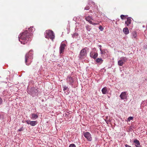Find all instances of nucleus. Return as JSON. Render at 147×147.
I'll list each match as a JSON object with an SVG mask.
<instances>
[{
  "label": "nucleus",
  "mask_w": 147,
  "mask_h": 147,
  "mask_svg": "<svg viewBox=\"0 0 147 147\" xmlns=\"http://www.w3.org/2000/svg\"><path fill=\"white\" fill-rule=\"evenodd\" d=\"M33 28V27L29 28V32L28 30H26L20 34L18 36V38L21 43L25 44L29 41L30 36L34 30Z\"/></svg>",
  "instance_id": "f257e3e1"
},
{
  "label": "nucleus",
  "mask_w": 147,
  "mask_h": 147,
  "mask_svg": "<svg viewBox=\"0 0 147 147\" xmlns=\"http://www.w3.org/2000/svg\"><path fill=\"white\" fill-rule=\"evenodd\" d=\"M33 50H31L28 53L26 54L25 55V62L26 64L27 65H29L32 61L33 57V54L31 53Z\"/></svg>",
  "instance_id": "f03ea898"
},
{
  "label": "nucleus",
  "mask_w": 147,
  "mask_h": 147,
  "mask_svg": "<svg viewBox=\"0 0 147 147\" xmlns=\"http://www.w3.org/2000/svg\"><path fill=\"white\" fill-rule=\"evenodd\" d=\"M45 37L47 38H50L52 40L55 38L53 32L51 30H47L45 33Z\"/></svg>",
  "instance_id": "7ed1b4c3"
},
{
  "label": "nucleus",
  "mask_w": 147,
  "mask_h": 147,
  "mask_svg": "<svg viewBox=\"0 0 147 147\" xmlns=\"http://www.w3.org/2000/svg\"><path fill=\"white\" fill-rule=\"evenodd\" d=\"M37 92V89L34 87L31 88L30 89L28 90L27 91L28 93L33 97L36 95Z\"/></svg>",
  "instance_id": "20e7f679"
},
{
  "label": "nucleus",
  "mask_w": 147,
  "mask_h": 147,
  "mask_svg": "<svg viewBox=\"0 0 147 147\" xmlns=\"http://www.w3.org/2000/svg\"><path fill=\"white\" fill-rule=\"evenodd\" d=\"M127 58L124 57H122L120 58L118 61V65L121 66H122L127 61Z\"/></svg>",
  "instance_id": "39448f33"
},
{
  "label": "nucleus",
  "mask_w": 147,
  "mask_h": 147,
  "mask_svg": "<svg viewBox=\"0 0 147 147\" xmlns=\"http://www.w3.org/2000/svg\"><path fill=\"white\" fill-rule=\"evenodd\" d=\"M83 135L84 136L88 141H90L92 140V138L91 134L88 132H83Z\"/></svg>",
  "instance_id": "423d86ee"
},
{
  "label": "nucleus",
  "mask_w": 147,
  "mask_h": 147,
  "mask_svg": "<svg viewBox=\"0 0 147 147\" xmlns=\"http://www.w3.org/2000/svg\"><path fill=\"white\" fill-rule=\"evenodd\" d=\"M86 49H87L86 47L84 49H82L80 53V55L79 56V57L80 59L83 58L86 55Z\"/></svg>",
  "instance_id": "0eeeda50"
},
{
  "label": "nucleus",
  "mask_w": 147,
  "mask_h": 147,
  "mask_svg": "<svg viewBox=\"0 0 147 147\" xmlns=\"http://www.w3.org/2000/svg\"><path fill=\"white\" fill-rule=\"evenodd\" d=\"M100 50L102 57H106L109 54L108 51L106 49H102L101 48H100Z\"/></svg>",
  "instance_id": "6e6552de"
},
{
  "label": "nucleus",
  "mask_w": 147,
  "mask_h": 147,
  "mask_svg": "<svg viewBox=\"0 0 147 147\" xmlns=\"http://www.w3.org/2000/svg\"><path fill=\"white\" fill-rule=\"evenodd\" d=\"M66 46L65 44L61 43L59 47V52L60 54L63 53L64 51L65 47Z\"/></svg>",
  "instance_id": "1a4fd4ad"
},
{
  "label": "nucleus",
  "mask_w": 147,
  "mask_h": 147,
  "mask_svg": "<svg viewBox=\"0 0 147 147\" xmlns=\"http://www.w3.org/2000/svg\"><path fill=\"white\" fill-rule=\"evenodd\" d=\"M74 78L73 77H71L70 76H68L67 79V82L69 83V84L72 85L74 83Z\"/></svg>",
  "instance_id": "9d476101"
},
{
  "label": "nucleus",
  "mask_w": 147,
  "mask_h": 147,
  "mask_svg": "<svg viewBox=\"0 0 147 147\" xmlns=\"http://www.w3.org/2000/svg\"><path fill=\"white\" fill-rule=\"evenodd\" d=\"M98 55V53L95 51H92L91 52L90 54V57L93 58L94 59H96Z\"/></svg>",
  "instance_id": "9b49d317"
},
{
  "label": "nucleus",
  "mask_w": 147,
  "mask_h": 147,
  "mask_svg": "<svg viewBox=\"0 0 147 147\" xmlns=\"http://www.w3.org/2000/svg\"><path fill=\"white\" fill-rule=\"evenodd\" d=\"M127 94L125 92H122L119 96V97L121 100H124L127 98Z\"/></svg>",
  "instance_id": "f8f14e48"
},
{
  "label": "nucleus",
  "mask_w": 147,
  "mask_h": 147,
  "mask_svg": "<svg viewBox=\"0 0 147 147\" xmlns=\"http://www.w3.org/2000/svg\"><path fill=\"white\" fill-rule=\"evenodd\" d=\"M26 122L28 124H30L32 126H34L37 123V121H30V120H26Z\"/></svg>",
  "instance_id": "ddd939ff"
},
{
  "label": "nucleus",
  "mask_w": 147,
  "mask_h": 147,
  "mask_svg": "<svg viewBox=\"0 0 147 147\" xmlns=\"http://www.w3.org/2000/svg\"><path fill=\"white\" fill-rule=\"evenodd\" d=\"M136 147H141L140 144L139 140L137 139H135L133 142Z\"/></svg>",
  "instance_id": "4468645a"
},
{
  "label": "nucleus",
  "mask_w": 147,
  "mask_h": 147,
  "mask_svg": "<svg viewBox=\"0 0 147 147\" xmlns=\"http://www.w3.org/2000/svg\"><path fill=\"white\" fill-rule=\"evenodd\" d=\"M30 116V117L31 119L33 120H35L38 117V115L37 114L35 113L31 114Z\"/></svg>",
  "instance_id": "2eb2a0df"
},
{
  "label": "nucleus",
  "mask_w": 147,
  "mask_h": 147,
  "mask_svg": "<svg viewBox=\"0 0 147 147\" xmlns=\"http://www.w3.org/2000/svg\"><path fill=\"white\" fill-rule=\"evenodd\" d=\"M131 18L128 17L127 18V21L125 22V24L127 26H128L131 23Z\"/></svg>",
  "instance_id": "dca6fc26"
},
{
  "label": "nucleus",
  "mask_w": 147,
  "mask_h": 147,
  "mask_svg": "<svg viewBox=\"0 0 147 147\" xmlns=\"http://www.w3.org/2000/svg\"><path fill=\"white\" fill-rule=\"evenodd\" d=\"M123 31L125 34H128L129 32V30L128 28L127 27H126L123 29Z\"/></svg>",
  "instance_id": "f3484780"
},
{
  "label": "nucleus",
  "mask_w": 147,
  "mask_h": 147,
  "mask_svg": "<svg viewBox=\"0 0 147 147\" xmlns=\"http://www.w3.org/2000/svg\"><path fill=\"white\" fill-rule=\"evenodd\" d=\"M85 19L86 21L88 22L90 21L91 20H93V18L90 16H85Z\"/></svg>",
  "instance_id": "a211bd4d"
},
{
  "label": "nucleus",
  "mask_w": 147,
  "mask_h": 147,
  "mask_svg": "<svg viewBox=\"0 0 147 147\" xmlns=\"http://www.w3.org/2000/svg\"><path fill=\"white\" fill-rule=\"evenodd\" d=\"M97 63H102L103 60L101 58H98L95 60Z\"/></svg>",
  "instance_id": "6ab92c4d"
},
{
  "label": "nucleus",
  "mask_w": 147,
  "mask_h": 147,
  "mask_svg": "<svg viewBox=\"0 0 147 147\" xmlns=\"http://www.w3.org/2000/svg\"><path fill=\"white\" fill-rule=\"evenodd\" d=\"M102 92L103 94H106L108 92L106 87H105L103 88L102 90Z\"/></svg>",
  "instance_id": "aec40b11"
},
{
  "label": "nucleus",
  "mask_w": 147,
  "mask_h": 147,
  "mask_svg": "<svg viewBox=\"0 0 147 147\" xmlns=\"http://www.w3.org/2000/svg\"><path fill=\"white\" fill-rule=\"evenodd\" d=\"M86 30L88 31H90L91 30V26L88 25H87L86 26Z\"/></svg>",
  "instance_id": "412c9836"
},
{
  "label": "nucleus",
  "mask_w": 147,
  "mask_h": 147,
  "mask_svg": "<svg viewBox=\"0 0 147 147\" xmlns=\"http://www.w3.org/2000/svg\"><path fill=\"white\" fill-rule=\"evenodd\" d=\"M137 37V33L136 32H134L133 33L132 38H136Z\"/></svg>",
  "instance_id": "4be33fe9"
},
{
  "label": "nucleus",
  "mask_w": 147,
  "mask_h": 147,
  "mask_svg": "<svg viewBox=\"0 0 147 147\" xmlns=\"http://www.w3.org/2000/svg\"><path fill=\"white\" fill-rule=\"evenodd\" d=\"M78 34L77 33H75L72 36L73 38H76L78 36Z\"/></svg>",
  "instance_id": "5701e85b"
},
{
  "label": "nucleus",
  "mask_w": 147,
  "mask_h": 147,
  "mask_svg": "<svg viewBox=\"0 0 147 147\" xmlns=\"http://www.w3.org/2000/svg\"><path fill=\"white\" fill-rule=\"evenodd\" d=\"M127 16H128L127 15H121L120 17H121V18L122 20H123L124 19V18H126Z\"/></svg>",
  "instance_id": "b1692460"
},
{
  "label": "nucleus",
  "mask_w": 147,
  "mask_h": 147,
  "mask_svg": "<svg viewBox=\"0 0 147 147\" xmlns=\"http://www.w3.org/2000/svg\"><path fill=\"white\" fill-rule=\"evenodd\" d=\"M76 147V146L75 145V144H70L69 145V147Z\"/></svg>",
  "instance_id": "393cba45"
},
{
  "label": "nucleus",
  "mask_w": 147,
  "mask_h": 147,
  "mask_svg": "<svg viewBox=\"0 0 147 147\" xmlns=\"http://www.w3.org/2000/svg\"><path fill=\"white\" fill-rule=\"evenodd\" d=\"M90 9V7L88 6H86L84 8V9L86 10H88Z\"/></svg>",
  "instance_id": "a878e982"
},
{
  "label": "nucleus",
  "mask_w": 147,
  "mask_h": 147,
  "mask_svg": "<svg viewBox=\"0 0 147 147\" xmlns=\"http://www.w3.org/2000/svg\"><path fill=\"white\" fill-rule=\"evenodd\" d=\"M63 90L64 91L67 90V89L68 88L67 87V86H63Z\"/></svg>",
  "instance_id": "bb28decb"
},
{
  "label": "nucleus",
  "mask_w": 147,
  "mask_h": 147,
  "mask_svg": "<svg viewBox=\"0 0 147 147\" xmlns=\"http://www.w3.org/2000/svg\"><path fill=\"white\" fill-rule=\"evenodd\" d=\"M133 117H130L128 118V120L129 121H130L131 120L133 119Z\"/></svg>",
  "instance_id": "cd10ccee"
},
{
  "label": "nucleus",
  "mask_w": 147,
  "mask_h": 147,
  "mask_svg": "<svg viewBox=\"0 0 147 147\" xmlns=\"http://www.w3.org/2000/svg\"><path fill=\"white\" fill-rule=\"evenodd\" d=\"M99 28L101 31H102L103 29L102 26H99Z\"/></svg>",
  "instance_id": "c85d7f7f"
},
{
  "label": "nucleus",
  "mask_w": 147,
  "mask_h": 147,
  "mask_svg": "<svg viewBox=\"0 0 147 147\" xmlns=\"http://www.w3.org/2000/svg\"><path fill=\"white\" fill-rule=\"evenodd\" d=\"M23 130V127H22L21 128H20L18 130V131H22Z\"/></svg>",
  "instance_id": "c756f323"
},
{
  "label": "nucleus",
  "mask_w": 147,
  "mask_h": 147,
  "mask_svg": "<svg viewBox=\"0 0 147 147\" xmlns=\"http://www.w3.org/2000/svg\"><path fill=\"white\" fill-rule=\"evenodd\" d=\"M2 99L1 97H0V105L2 104Z\"/></svg>",
  "instance_id": "7c9ffc66"
},
{
  "label": "nucleus",
  "mask_w": 147,
  "mask_h": 147,
  "mask_svg": "<svg viewBox=\"0 0 147 147\" xmlns=\"http://www.w3.org/2000/svg\"><path fill=\"white\" fill-rule=\"evenodd\" d=\"M125 146L126 147H131V146L127 145V144H126L125 145Z\"/></svg>",
  "instance_id": "2f4dec72"
},
{
  "label": "nucleus",
  "mask_w": 147,
  "mask_h": 147,
  "mask_svg": "<svg viewBox=\"0 0 147 147\" xmlns=\"http://www.w3.org/2000/svg\"><path fill=\"white\" fill-rule=\"evenodd\" d=\"M88 22L90 24H92L93 22H92L90 20L89 21H88Z\"/></svg>",
  "instance_id": "473e14b6"
},
{
  "label": "nucleus",
  "mask_w": 147,
  "mask_h": 147,
  "mask_svg": "<svg viewBox=\"0 0 147 147\" xmlns=\"http://www.w3.org/2000/svg\"><path fill=\"white\" fill-rule=\"evenodd\" d=\"M98 24L97 23H93V24L92 25H97Z\"/></svg>",
  "instance_id": "72a5a7b5"
},
{
  "label": "nucleus",
  "mask_w": 147,
  "mask_h": 147,
  "mask_svg": "<svg viewBox=\"0 0 147 147\" xmlns=\"http://www.w3.org/2000/svg\"><path fill=\"white\" fill-rule=\"evenodd\" d=\"M99 47L100 48H101L102 47V46L101 45H99Z\"/></svg>",
  "instance_id": "f704fd0d"
},
{
  "label": "nucleus",
  "mask_w": 147,
  "mask_h": 147,
  "mask_svg": "<svg viewBox=\"0 0 147 147\" xmlns=\"http://www.w3.org/2000/svg\"><path fill=\"white\" fill-rule=\"evenodd\" d=\"M2 115H1L0 114V118L1 117Z\"/></svg>",
  "instance_id": "c9c22d12"
},
{
  "label": "nucleus",
  "mask_w": 147,
  "mask_h": 147,
  "mask_svg": "<svg viewBox=\"0 0 147 147\" xmlns=\"http://www.w3.org/2000/svg\"><path fill=\"white\" fill-rule=\"evenodd\" d=\"M90 12H92V10H90Z\"/></svg>",
  "instance_id": "e433bc0d"
}]
</instances>
